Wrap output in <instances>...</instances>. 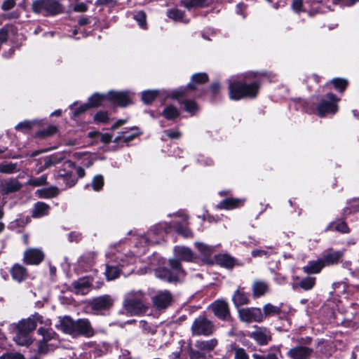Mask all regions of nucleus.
<instances>
[{"label": "nucleus", "instance_id": "nucleus-40", "mask_svg": "<svg viewBox=\"0 0 359 359\" xmlns=\"http://www.w3.org/2000/svg\"><path fill=\"white\" fill-rule=\"evenodd\" d=\"M276 250L273 247H266L264 249H257L252 251L251 255L253 257H265L268 258L271 255L276 254Z\"/></svg>", "mask_w": 359, "mask_h": 359}, {"label": "nucleus", "instance_id": "nucleus-51", "mask_svg": "<svg viewBox=\"0 0 359 359\" xmlns=\"http://www.w3.org/2000/svg\"><path fill=\"white\" fill-rule=\"evenodd\" d=\"M281 345H278L271 347V352L264 356V359H280L279 357H281Z\"/></svg>", "mask_w": 359, "mask_h": 359}, {"label": "nucleus", "instance_id": "nucleus-28", "mask_svg": "<svg viewBox=\"0 0 359 359\" xmlns=\"http://www.w3.org/2000/svg\"><path fill=\"white\" fill-rule=\"evenodd\" d=\"M244 203V200L238 198H229L222 201L217 205V208L219 209L231 210L242 205Z\"/></svg>", "mask_w": 359, "mask_h": 359}, {"label": "nucleus", "instance_id": "nucleus-13", "mask_svg": "<svg viewBox=\"0 0 359 359\" xmlns=\"http://www.w3.org/2000/svg\"><path fill=\"white\" fill-rule=\"evenodd\" d=\"M63 160L64 155L61 154L46 156L36 163V168H33L32 172L35 175H38L52 166H55L61 163Z\"/></svg>", "mask_w": 359, "mask_h": 359}, {"label": "nucleus", "instance_id": "nucleus-43", "mask_svg": "<svg viewBox=\"0 0 359 359\" xmlns=\"http://www.w3.org/2000/svg\"><path fill=\"white\" fill-rule=\"evenodd\" d=\"M281 307L273 305L271 304H266L263 307L264 317L274 316L280 313Z\"/></svg>", "mask_w": 359, "mask_h": 359}, {"label": "nucleus", "instance_id": "nucleus-30", "mask_svg": "<svg viewBox=\"0 0 359 359\" xmlns=\"http://www.w3.org/2000/svg\"><path fill=\"white\" fill-rule=\"evenodd\" d=\"M269 289V284L264 281L256 280L252 286L253 296L259 297L265 294Z\"/></svg>", "mask_w": 359, "mask_h": 359}, {"label": "nucleus", "instance_id": "nucleus-5", "mask_svg": "<svg viewBox=\"0 0 359 359\" xmlns=\"http://www.w3.org/2000/svg\"><path fill=\"white\" fill-rule=\"evenodd\" d=\"M144 294L141 290H133L124 296L123 307L130 316H140L148 307L144 302Z\"/></svg>", "mask_w": 359, "mask_h": 359}, {"label": "nucleus", "instance_id": "nucleus-34", "mask_svg": "<svg viewBox=\"0 0 359 359\" xmlns=\"http://www.w3.org/2000/svg\"><path fill=\"white\" fill-rule=\"evenodd\" d=\"M58 189L55 187H50L48 188H44L38 189L36 191L39 198H50L55 197L58 194Z\"/></svg>", "mask_w": 359, "mask_h": 359}, {"label": "nucleus", "instance_id": "nucleus-48", "mask_svg": "<svg viewBox=\"0 0 359 359\" xmlns=\"http://www.w3.org/2000/svg\"><path fill=\"white\" fill-rule=\"evenodd\" d=\"M47 175H43L39 177H30L26 184L32 187H40L47 184Z\"/></svg>", "mask_w": 359, "mask_h": 359}, {"label": "nucleus", "instance_id": "nucleus-9", "mask_svg": "<svg viewBox=\"0 0 359 359\" xmlns=\"http://www.w3.org/2000/svg\"><path fill=\"white\" fill-rule=\"evenodd\" d=\"M32 8L34 13L45 16L55 15L61 12V6L55 0H35Z\"/></svg>", "mask_w": 359, "mask_h": 359}, {"label": "nucleus", "instance_id": "nucleus-21", "mask_svg": "<svg viewBox=\"0 0 359 359\" xmlns=\"http://www.w3.org/2000/svg\"><path fill=\"white\" fill-rule=\"evenodd\" d=\"M210 308L215 315L220 319H226L229 316V307L224 301H215L211 304Z\"/></svg>", "mask_w": 359, "mask_h": 359}, {"label": "nucleus", "instance_id": "nucleus-54", "mask_svg": "<svg viewBox=\"0 0 359 359\" xmlns=\"http://www.w3.org/2000/svg\"><path fill=\"white\" fill-rule=\"evenodd\" d=\"M332 83L334 85V88L339 92H343L348 85V81L346 79L340 78L333 79L332 80Z\"/></svg>", "mask_w": 359, "mask_h": 359}, {"label": "nucleus", "instance_id": "nucleus-37", "mask_svg": "<svg viewBox=\"0 0 359 359\" xmlns=\"http://www.w3.org/2000/svg\"><path fill=\"white\" fill-rule=\"evenodd\" d=\"M208 79L205 73H198L192 76L191 82L187 85L189 89H196V84H201L205 83Z\"/></svg>", "mask_w": 359, "mask_h": 359}, {"label": "nucleus", "instance_id": "nucleus-2", "mask_svg": "<svg viewBox=\"0 0 359 359\" xmlns=\"http://www.w3.org/2000/svg\"><path fill=\"white\" fill-rule=\"evenodd\" d=\"M263 74L257 72H246L242 76H233L229 79V95L232 100L243 98H255L257 97L260 82L257 77Z\"/></svg>", "mask_w": 359, "mask_h": 359}, {"label": "nucleus", "instance_id": "nucleus-26", "mask_svg": "<svg viewBox=\"0 0 359 359\" xmlns=\"http://www.w3.org/2000/svg\"><path fill=\"white\" fill-rule=\"evenodd\" d=\"M11 274L12 278L14 280L17 281L18 283H21L24 281L27 276V272L26 269L18 264H15L11 268Z\"/></svg>", "mask_w": 359, "mask_h": 359}, {"label": "nucleus", "instance_id": "nucleus-63", "mask_svg": "<svg viewBox=\"0 0 359 359\" xmlns=\"http://www.w3.org/2000/svg\"><path fill=\"white\" fill-rule=\"evenodd\" d=\"M303 6V0H293L292 8L294 12L299 13L302 11Z\"/></svg>", "mask_w": 359, "mask_h": 359}, {"label": "nucleus", "instance_id": "nucleus-32", "mask_svg": "<svg viewBox=\"0 0 359 359\" xmlns=\"http://www.w3.org/2000/svg\"><path fill=\"white\" fill-rule=\"evenodd\" d=\"M50 210V206L43 202H37L35 203L33 210L32 217L39 218L47 215Z\"/></svg>", "mask_w": 359, "mask_h": 359}, {"label": "nucleus", "instance_id": "nucleus-58", "mask_svg": "<svg viewBox=\"0 0 359 359\" xmlns=\"http://www.w3.org/2000/svg\"><path fill=\"white\" fill-rule=\"evenodd\" d=\"M32 126V123L29 121H25L19 123L16 126L15 129L18 130H21L25 132L29 129H31Z\"/></svg>", "mask_w": 359, "mask_h": 359}, {"label": "nucleus", "instance_id": "nucleus-50", "mask_svg": "<svg viewBox=\"0 0 359 359\" xmlns=\"http://www.w3.org/2000/svg\"><path fill=\"white\" fill-rule=\"evenodd\" d=\"M133 18L138 23L139 26L142 29L147 28V18L146 14L144 11H140L137 13L133 14Z\"/></svg>", "mask_w": 359, "mask_h": 359}, {"label": "nucleus", "instance_id": "nucleus-36", "mask_svg": "<svg viewBox=\"0 0 359 359\" xmlns=\"http://www.w3.org/2000/svg\"><path fill=\"white\" fill-rule=\"evenodd\" d=\"M88 137L95 139V141H100L104 144H108L111 141L113 136L109 133H101L97 131H93L88 133Z\"/></svg>", "mask_w": 359, "mask_h": 359}, {"label": "nucleus", "instance_id": "nucleus-49", "mask_svg": "<svg viewBox=\"0 0 359 359\" xmlns=\"http://www.w3.org/2000/svg\"><path fill=\"white\" fill-rule=\"evenodd\" d=\"M327 229L335 230L341 233H348L349 231L347 224L344 222L330 223Z\"/></svg>", "mask_w": 359, "mask_h": 359}, {"label": "nucleus", "instance_id": "nucleus-3", "mask_svg": "<svg viewBox=\"0 0 359 359\" xmlns=\"http://www.w3.org/2000/svg\"><path fill=\"white\" fill-rule=\"evenodd\" d=\"M56 327L66 334L74 337L84 336L86 337H93L95 334L90 320L87 318H79L73 320L68 316L59 318V323Z\"/></svg>", "mask_w": 359, "mask_h": 359}, {"label": "nucleus", "instance_id": "nucleus-10", "mask_svg": "<svg viewBox=\"0 0 359 359\" xmlns=\"http://www.w3.org/2000/svg\"><path fill=\"white\" fill-rule=\"evenodd\" d=\"M114 299L109 294L101 295L90 299L88 306L92 313L96 315H103L109 311L114 304Z\"/></svg>", "mask_w": 359, "mask_h": 359}, {"label": "nucleus", "instance_id": "nucleus-46", "mask_svg": "<svg viewBox=\"0 0 359 359\" xmlns=\"http://www.w3.org/2000/svg\"><path fill=\"white\" fill-rule=\"evenodd\" d=\"M162 114L166 119L173 120L179 116L180 111L175 107L172 105H168L164 108Z\"/></svg>", "mask_w": 359, "mask_h": 359}, {"label": "nucleus", "instance_id": "nucleus-44", "mask_svg": "<svg viewBox=\"0 0 359 359\" xmlns=\"http://www.w3.org/2000/svg\"><path fill=\"white\" fill-rule=\"evenodd\" d=\"M196 248L204 257H208L212 255L215 251V247L205 245L203 243L196 242L195 243Z\"/></svg>", "mask_w": 359, "mask_h": 359}, {"label": "nucleus", "instance_id": "nucleus-23", "mask_svg": "<svg viewBox=\"0 0 359 359\" xmlns=\"http://www.w3.org/2000/svg\"><path fill=\"white\" fill-rule=\"evenodd\" d=\"M175 256L180 262V261L190 262L194 259L193 252L184 246H176L174 248Z\"/></svg>", "mask_w": 359, "mask_h": 359}, {"label": "nucleus", "instance_id": "nucleus-56", "mask_svg": "<svg viewBox=\"0 0 359 359\" xmlns=\"http://www.w3.org/2000/svg\"><path fill=\"white\" fill-rule=\"evenodd\" d=\"M234 359H249L246 351L242 348H235L233 349Z\"/></svg>", "mask_w": 359, "mask_h": 359}, {"label": "nucleus", "instance_id": "nucleus-45", "mask_svg": "<svg viewBox=\"0 0 359 359\" xmlns=\"http://www.w3.org/2000/svg\"><path fill=\"white\" fill-rule=\"evenodd\" d=\"M168 17L174 21L182 22L187 23L188 20L184 19V13L177 8L170 9L168 11Z\"/></svg>", "mask_w": 359, "mask_h": 359}, {"label": "nucleus", "instance_id": "nucleus-12", "mask_svg": "<svg viewBox=\"0 0 359 359\" xmlns=\"http://www.w3.org/2000/svg\"><path fill=\"white\" fill-rule=\"evenodd\" d=\"M194 335L209 336L214 331V325L212 322L203 316H199L195 319L191 326Z\"/></svg>", "mask_w": 359, "mask_h": 359}, {"label": "nucleus", "instance_id": "nucleus-33", "mask_svg": "<svg viewBox=\"0 0 359 359\" xmlns=\"http://www.w3.org/2000/svg\"><path fill=\"white\" fill-rule=\"evenodd\" d=\"M133 130H135L136 132L133 133H129L128 131L120 132L118 136L116 137L115 139L114 140V142L116 143H119L121 141L126 143L130 142L140 134L138 128H133Z\"/></svg>", "mask_w": 359, "mask_h": 359}, {"label": "nucleus", "instance_id": "nucleus-52", "mask_svg": "<svg viewBox=\"0 0 359 359\" xmlns=\"http://www.w3.org/2000/svg\"><path fill=\"white\" fill-rule=\"evenodd\" d=\"M316 278L314 277H306L304 278L299 283V286L305 290H311L315 285Z\"/></svg>", "mask_w": 359, "mask_h": 359}, {"label": "nucleus", "instance_id": "nucleus-60", "mask_svg": "<svg viewBox=\"0 0 359 359\" xmlns=\"http://www.w3.org/2000/svg\"><path fill=\"white\" fill-rule=\"evenodd\" d=\"M0 359H25V358L18 353H7L1 355Z\"/></svg>", "mask_w": 359, "mask_h": 359}, {"label": "nucleus", "instance_id": "nucleus-11", "mask_svg": "<svg viewBox=\"0 0 359 359\" xmlns=\"http://www.w3.org/2000/svg\"><path fill=\"white\" fill-rule=\"evenodd\" d=\"M61 163H62L64 168L56 170L54 174L57 184L61 186L65 184L66 187H73L76 184V180L72 178V172L66 169L74 167L73 162L64 158Z\"/></svg>", "mask_w": 359, "mask_h": 359}, {"label": "nucleus", "instance_id": "nucleus-53", "mask_svg": "<svg viewBox=\"0 0 359 359\" xmlns=\"http://www.w3.org/2000/svg\"><path fill=\"white\" fill-rule=\"evenodd\" d=\"M104 185V178L101 175H95L91 182V186L94 191H100Z\"/></svg>", "mask_w": 359, "mask_h": 359}, {"label": "nucleus", "instance_id": "nucleus-31", "mask_svg": "<svg viewBox=\"0 0 359 359\" xmlns=\"http://www.w3.org/2000/svg\"><path fill=\"white\" fill-rule=\"evenodd\" d=\"M232 300L236 307L247 304L249 302V294L239 288L234 292Z\"/></svg>", "mask_w": 359, "mask_h": 359}, {"label": "nucleus", "instance_id": "nucleus-15", "mask_svg": "<svg viewBox=\"0 0 359 359\" xmlns=\"http://www.w3.org/2000/svg\"><path fill=\"white\" fill-rule=\"evenodd\" d=\"M239 317L243 322H262L264 319L262 311L259 308L252 307L242 309L238 311Z\"/></svg>", "mask_w": 359, "mask_h": 359}, {"label": "nucleus", "instance_id": "nucleus-59", "mask_svg": "<svg viewBox=\"0 0 359 359\" xmlns=\"http://www.w3.org/2000/svg\"><path fill=\"white\" fill-rule=\"evenodd\" d=\"M108 119V114L106 111H100L95 115V121L97 122L106 123Z\"/></svg>", "mask_w": 359, "mask_h": 359}, {"label": "nucleus", "instance_id": "nucleus-57", "mask_svg": "<svg viewBox=\"0 0 359 359\" xmlns=\"http://www.w3.org/2000/svg\"><path fill=\"white\" fill-rule=\"evenodd\" d=\"M57 128L55 126H49L46 129L42 130L39 133V135L41 137H48L55 134Z\"/></svg>", "mask_w": 359, "mask_h": 359}, {"label": "nucleus", "instance_id": "nucleus-35", "mask_svg": "<svg viewBox=\"0 0 359 359\" xmlns=\"http://www.w3.org/2000/svg\"><path fill=\"white\" fill-rule=\"evenodd\" d=\"M20 170L17 163L2 162L0 163V172L4 174H13Z\"/></svg>", "mask_w": 359, "mask_h": 359}, {"label": "nucleus", "instance_id": "nucleus-29", "mask_svg": "<svg viewBox=\"0 0 359 359\" xmlns=\"http://www.w3.org/2000/svg\"><path fill=\"white\" fill-rule=\"evenodd\" d=\"M217 340L211 339L209 340H198L195 343V346L201 351L209 352L212 351L217 346Z\"/></svg>", "mask_w": 359, "mask_h": 359}, {"label": "nucleus", "instance_id": "nucleus-1", "mask_svg": "<svg viewBox=\"0 0 359 359\" xmlns=\"http://www.w3.org/2000/svg\"><path fill=\"white\" fill-rule=\"evenodd\" d=\"M189 217L183 212H177L172 224L167 222L159 223L151 227L146 235L139 236L135 247L138 249L136 255H116V260H109L106 264L105 275L107 280L116 278L121 272L120 267L133 264L137 257L144 254L147 245L158 243L163 239L165 234L175 230L177 233L185 238L192 236V233L187 227Z\"/></svg>", "mask_w": 359, "mask_h": 359}, {"label": "nucleus", "instance_id": "nucleus-14", "mask_svg": "<svg viewBox=\"0 0 359 359\" xmlns=\"http://www.w3.org/2000/svg\"><path fill=\"white\" fill-rule=\"evenodd\" d=\"M172 301V295L168 290L158 291L152 297L153 306L157 310H163L168 308Z\"/></svg>", "mask_w": 359, "mask_h": 359}, {"label": "nucleus", "instance_id": "nucleus-19", "mask_svg": "<svg viewBox=\"0 0 359 359\" xmlns=\"http://www.w3.org/2000/svg\"><path fill=\"white\" fill-rule=\"evenodd\" d=\"M73 291L76 294L85 295L92 289V282L89 278H81L72 283Z\"/></svg>", "mask_w": 359, "mask_h": 359}, {"label": "nucleus", "instance_id": "nucleus-8", "mask_svg": "<svg viewBox=\"0 0 359 359\" xmlns=\"http://www.w3.org/2000/svg\"><path fill=\"white\" fill-rule=\"evenodd\" d=\"M37 323L43 324L45 326H50L51 322L50 319H45L38 313H34L33 315L26 319H22L18 323L11 325L10 329H19L23 332L30 334L31 332L34 330L37 326Z\"/></svg>", "mask_w": 359, "mask_h": 359}, {"label": "nucleus", "instance_id": "nucleus-22", "mask_svg": "<svg viewBox=\"0 0 359 359\" xmlns=\"http://www.w3.org/2000/svg\"><path fill=\"white\" fill-rule=\"evenodd\" d=\"M50 326L41 327L38 329L37 333L42 337V340L59 344L57 334L50 327Z\"/></svg>", "mask_w": 359, "mask_h": 359}, {"label": "nucleus", "instance_id": "nucleus-6", "mask_svg": "<svg viewBox=\"0 0 359 359\" xmlns=\"http://www.w3.org/2000/svg\"><path fill=\"white\" fill-rule=\"evenodd\" d=\"M169 265L170 269L163 267L156 269L155 276L165 281L175 282L184 273L181 263L178 260L171 259L169 260Z\"/></svg>", "mask_w": 359, "mask_h": 359}, {"label": "nucleus", "instance_id": "nucleus-25", "mask_svg": "<svg viewBox=\"0 0 359 359\" xmlns=\"http://www.w3.org/2000/svg\"><path fill=\"white\" fill-rule=\"evenodd\" d=\"M33 345L36 348L39 354H46L51 351H53L59 344H54L50 341H46L42 339H39Z\"/></svg>", "mask_w": 359, "mask_h": 359}, {"label": "nucleus", "instance_id": "nucleus-62", "mask_svg": "<svg viewBox=\"0 0 359 359\" xmlns=\"http://www.w3.org/2000/svg\"><path fill=\"white\" fill-rule=\"evenodd\" d=\"M164 133L170 139H178L180 137V133L177 130H165Z\"/></svg>", "mask_w": 359, "mask_h": 359}, {"label": "nucleus", "instance_id": "nucleus-20", "mask_svg": "<svg viewBox=\"0 0 359 359\" xmlns=\"http://www.w3.org/2000/svg\"><path fill=\"white\" fill-rule=\"evenodd\" d=\"M344 250H326L320 257L325 266L337 264L344 256Z\"/></svg>", "mask_w": 359, "mask_h": 359}, {"label": "nucleus", "instance_id": "nucleus-17", "mask_svg": "<svg viewBox=\"0 0 359 359\" xmlns=\"http://www.w3.org/2000/svg\"><path fill=\"white\" fill-rule=\"evenodd\" d=\"M250 337L261 346L266 345L271 340V332L266 327H257Z\"/></svg>", "mask_w": 359, "mask_h": 359}, {"label": "nucleus", "instance_id": "nucleus-24", "mask_svg": "<svg viewBox=\"0 0 359 359\" xmlns=\"http://www.w3.org/2000/svg\"><path fill=\"white\" fill-rule=\"evenodd\" d=\"M15 332V336L13 337L14 341L20 346H28L33 344L29 333L23 332L19 329H11Z\"/></svg>", "mask_w": 359, "mask_h": 359}, {"label": "nucleus", "instance_id": "nucleus-61", "mask_svg": "<svg viewBox=\"0 0 359 359\" xmlns=\"http://www.w3.org/2000/svg\"><path fill=\"white\" fill-rule=\"evenodd\" d=\"M186 88H180L178 89H175L171 91L169 95L172 98L178 99L186 94Z\"/></svg>", "mask_w": 359, "mask_h": 359}, {"label": "nucleus", "instance_id": "nucleus-7", "mask_svg": "<svg viewBox=\"0 0 359 359\" xmlns=\"http://www.w3.org/2000/svg\"><path fill=\"white\" fill-rule=\"evenodd\" d=\"M339 101V98L337 97L333 93H327L316 104V114L320 117L336 114L338 111L337 103Z\"/></svg>", "mask_w": 359, "mask_h": 359}, {"label": "nucleus", "instance_id": "nucleus-4", "mask_svg": "<svg viewBox=\"0 0 359 359\" xmlns=\"http://www.w3.org/2000/svg\"><path fill=\"white\" fill-rule=\"evenodd\" d=\"M133 93L130 91H109L107 94L95 93L88 98L90 107L102 105L107 100L121 107H126L132 103Z\"/></svg>", "mask_w": 359, "mask_h": 359}, {"label": "nucleus", "instance_id": "nucleus-18", "mask_svg": "<svg viewBox=\"0 0 359 359\" xmlns=\"http://www.w3.org/2000/svg\"><path fill=\"white\" fill-rule=\"evenodd\" d=\"M44 258L43 251L39 248H29L24 253V262L27 264H40Z\"/></svg>", "mask_w": 359, "mask_h": 359}, {"label": "nucleus", "instance_id": "nucleus-41", "mask_svg": "<svg viewBox=\"0 0 359 359\" xmlns=\"http://www.w3.org/2000/svg\"><path fill=\"white\" fill-rule=\"evenodd\" d=\"M22 188V184L17 179H11L6 181L4 185V191L5 193L15 192Z\"/></svg>", "mask_w": 359, "mask_h": 359}, {"label": "nucleus", "instance_id": "nucleus-38", "mask_svg": "<svg viewBox=\"0 0 359 359\" xmlns=\"http://www.w3.org/2000/svg\"><path fill=\"white\" fill-rule=\"evenodd\" d=\"M217 261L221 266L228 269H231L236 265V260L228 255H219Z\"/></svg>", "mask_w": 359, "mask_h": 359}, {"label": "nucleus", "instance_id": "nucleus-27", "mask_svg": "<svg viewBox=\"0 0 359 359\" xmlns=\"http://www.w3.org/2000/svg\"><path fill=\"white\" fill-rule=\"evenodd\" d=\"M325 267L321 258L317 260L309 261L308 264L303 267V271L309 274L318 273L322 269Z\"/></svg>", "mask_w": 359, "mask_h": 359}, {"label": "nucleus", "instance_id": "nucleus-16", "mask_svg": "<svg viewBox=\"0 0 359 359\" xmlns=\"http://www.w3.org/2000/svg\"><path fill=\"white\" fill-rule=\"evenodd\" d=\"M313 352L311 347L298 345L290 348L286 355L290 359H310Z\"/></svg>", "mask_w": 359, "mask_h": 359}, {"label": "nucleus", "instance_id": "nucleus-39", "mask_svg": "<svg viewBox=\"0 0 359 359\" xmlns=\"http://www.w3.org/2000/svg\"><path fill=\"white\" fill-rule=\"evenodd\" d=\"M161 92L157 90H147L142 93V100L144 103L151 104Z\"/></svg>", "mask_w": 359, "mask_h": 359}, {"label": "nucleus", "instance_id": "nucleus-55", "mask_svg": "<svg viewBox=\"0 0 359 359\" xmlns=\"http://www.w3.org/2000/svg\"><path fill=\"white\" fill-rule=\"evenodd\" d=\"M184 105V109L191 114H194L198 110V107L194 101L185 100Z\"/></svg>", "mask_w": 359, "mask_h": 359}, {"label": "nucleus", "instance_id": "nucleus-42", "mask_svg": "<svg viewBox=\"0 0 359 359\" xmlns=\"http://www.w3.org/2000/svg\"><path fill=\"white\" fill-rule=\"evenodd\" d=\"M90 108L88 103H82L79 104L76 102L69 106V109L72 111V115L74 117H76L85 111H86Z\"/></svg>", "mask_w": 359, "mask_h": 359}, {"label": "nucleus", "instance_id": "nucleus-47", "mask_svg": "<svg viewBox=\"0 0 359 359\" xmlns=\"http://www.w3.org/2000/svg\"><path fill=\"white\" fill-rule=\"evenodd\" d=\"M208 4V0H182L181 4L188 9L203 7Z\"/></svg>", "mask_w": 359, "mask_h": 359}, {"label": "nucleus", "instance_id": "nucleus-64", "mask_svg": "<svg viewBox=\"0 0 359 359\" xmlns=\"http://www.w3.org/2000/svg\"><path fill=\"white\" fill-rule=\"evenodd\" d=\"M15 5V2L14 0H5L1 5V8L4 11H8L13 8Z\"/></svg>", "mask_w": 359, "mask_h": 359}]
</instances>
